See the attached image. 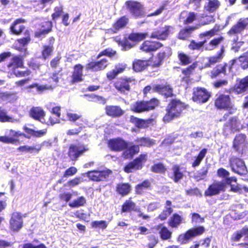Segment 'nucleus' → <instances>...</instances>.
<instances>
[{
	"label": "nucleus",
	"instance_id": "obj_1",
	"mask_svg": "<svg viewBox=\"0 0 248 248\" xmlns=\"http://www.w3.org/2000/svg\"><path fill=\"white\" fill-rule=\"evenodd\" d=\"M23 129L26 134L20 131L10 129L9 131L10 133L12 135V137L7 136H0V142L6 144L16 145L21 143V141L18 139L20 137H23L27 139H30L31 136L35 138H40L45 136L47 133V129L46 128L36 131L28 127L26 125H24L23 127Z\"/></svg>",
	"mask_w": 248,
	"mask_h": 248
},
{
	"label": "nucleus",
	"instance_id": "obj_2",
	"mask_svg": "<svg viewBox=\"0 0 248 248\" xmlns=\"http://www.w3.org/2000/svg\"><path fill=\"white\" fill-rule=\"evenodd\" d=\"M188 105L180 99H170L166 108V113L163 117L164 123H169L174 119L180 117Z\"/></svg>",
	"mask_w": 248,
	"mask_h": 248
},
{
	"label": "nucleus",
	"instance_id": "obj_3",
	"mask_svg": "<svg viewBox=\"0 0 248 248\" xmlns=\"http://www.w3.org/2000/svg\"><path fill=\"white\" fill-rule=\"evenodd\" d=\"M214 107L217 110L226 111L223 118L226 120L230 115L234 114L237 110V107L232 102L230 96L221 93L214 100Z\"/></svg>",
	"mask_w": 248,
	"mask_h": 248
},
{
	"label": "nucleus",
	"instance_id": "obj_4",
	"mask_svg": "<svg viewBox=\"0 0 248 248\" xmlns=\"http://www.w3.org/2000/svg\"><path fill=\"white\" fill-rule=\"evenodd\" d=\"M159 104V100L155 97L149 100L137 101L131 107V110L138 113L147 112L155 109Z\"/></svg>",
	"mask_w": 248,
	"mask_h": 248
},
{
	"label": "nucleus",
	"instance_id": "obj_5",
	"mask_svg": "<svg viewBox=\"0 0 248 248\" xmlns=\"http://www.w3.org/2000/svg\"><path fill=\"white\" fill-rule=\"evenodd\" d=\"M205 231L203 226L190 228L185 233L179 234L177 237V241L180 244H186L190 242L194 238L201 236Z\"/></svg>",
	"mask_w": 248,
	"mask_h": 248
},
{
	"label": "nucleus",
	"instance_id": "obj_6",
	"mask_svg": "<svg viewBox=\"0 0 248 248\" xmlns=\"http://www.w3.org/2000/svg\"><path fill=\"white\" fill-rule=\"evenodd\" d=\"M126 9L131 16L134 19L141 18L145 15L144 5L140 2L134 0H128L125 2Z\"/></svg>",
	"mask_w": 248,
	"mask_h": 248
},
{
	"label": "nucleus",
	"instance_id": "obj_7",
	"mask_svg": "<svg viewBox=\"0 0 248 248\" xmlns=\"http://www.w3.org/2000/svg\"><path fill=\"white\" fill-rule=\"evenodd\" d=\"M236 62V59H233L230 60L229 63L223 62L222 64L217 65L214 69L211 71L210 78L212 79L217 78L221 74L226 76L227 75V69H228L229 73L232 72L233 65Z\"/></svg>",
	"mask_w": 248,
	"mask_h": 248
},
{
	"label": "nucleus",
	"instance_id": "obj_8",
	"mask_svg": "<svg viewBox=\"0 0 248 248\" xmlns=\"http://www.w3.org/2000/svg\"><path fill=\"white\" fill-rule=\"evenodd\" d=\"M148 155L147 154H141L133 161L126 164L124 170L127 173H131L133 170H141L144 163L147 161Z\"/></svg>",
	"mask_w": 248,
	"mask_h": 248
},
{
	"label": "nucleus",
	"instance_id": "obj_9",
	"mask_svg": "<svg viewBox=\"0 0 248 248\" xmlns=\"http://www.w3.org/2000/svg\"><path fill=\"white\" fill-rule=\"evenodd\" d=\"M211 96V93L205 88L197 87L193 89L192 99L195 102L202 104L206 103Z\"/></svg>",
	"mask_w": 248,
	"mask_h": 248
},
{
	"label": "nucleus",
	"instance_id": "obj_10",
	"mask_svg": "<svg viewBox=\"0 0 248 248\" xmlns=\"http://www.w3.org/2000/svg\"><path fill=\"white\" fill-rule=\"evenodd\" d=\"M89 151L87 146L83 144H71L69 145L67 155L71 161H77L78 157Z\"/></svg>",
	"mask_w": 248,
	"mask_h": 248
},
{
	"label": "nucleus",
	"instance_id": "obj_11",
	"mask_svg": "<svg viewBox=\"0 0 248 248\" xmlns=\"http://www.w3.org/2000/svg\"><path fill=\"white\" fill-rule=\"evenodd\" d=\"M132 212L138 213V217H142L143 219H148L149 216L144 215L142 213L140 208L136 207V204L132 200V198H129L125 200L121 206V213H131Z\"/></svg>",
	"mask_w": 248,
	"mask_h": 248
},
{
	"label": "nucleus",
	"instance_id": "obj_12",
	"mask_svg": "<svg viewBox=\"0 0 248 248\" xmlns=\"http://www.w3.org/2000/svg\"><path fill=\"white\" fill-rule=\"evenodd\" d=\"M229 164L233 172L241 176L248 174V171L244 161L237 157H232L229 160Z\"/></svg>",
	"mask_w": 248,
	"mask_h": 248
},
{
	"label": "nucleus",
	"instance_id": "obj_13",
	"mask_svg": "<svg viewBox=\"0 0 248 248\" xmlns=\"http://www.w3.org/2000/svg\"><path fill=\"white\" fill-rule=\"evenodd\" d=\"M135 79L130 77H121L114 83V87L120 93H125L131 91L130 83H134Z\"/></svg>",
	"mask_w": 248,
	"mask_h": 248
},
{
	"label": "nucleus",
	"instance_id": "obj_14",
	"mask_svg": "<svg viewBox=\"0 0 248 248\" xmlns=\"http://www.w3.org/2000/svg\"><path fill=\"white\" fill-rule=\"evenodd\" d=\"M112 171L109 169L103 170H94L86 173V176L94 182L105 181L108 179Z\"/></svg>",
	"mask_w": 248,
	"mask_h": 248
},
{
	"label": "nucleus",
	"instance_id": "obj_15",
	"mask_svg": "<svg viewBox=\"0 0 248 248\" xmlns=\"http://www.w3.org/2000/svg\"><path fill=\"white\" fill-rule=\"evenodd\" d=\"M226 184L221 182L216 181L209 185L205 190L204 195L205 197H212L218 195L221 192L226 190Z\"/></svg>",
	"mask_w": 248,
	"mask_h": 248
},
{
	"label": "nucleus",
	"instance_id": "obj_16",
	"mask_svg": "<svg viewBox=\"0 0 248 248\" xmlns=\"http://www.w3.org/2000/svg\"><path fill=\"white\" fill-rule=\"evenodd\" d=\"M248 89V76L241 79L234 85L231 87L227 92L235 95L244 94Z\"/></svg>",
	"mask_w": 248,
	"mask_h": 248
},
{
	"label": "nucleus",
	"instance_id": "obj_17",
	"mask_svg": "<svg viewBox=\"0 0 248 248\" xmlns=\"http://www.w3.org/2000/svg\"><path fill=\"white\" fill-rule=\"evenodd\" d=\"M248 29V17L241 18L231 28L227 33L229 36L232 37L242 33L245 30Z\"/></svg>",
	"mask_w": 248,
	"mask_h": 248
},
{
	"label": "nucleus",
	"instance_id": "obj_18",
	"mask_svg": "<svg viewBox=\"0 0 248 248\" xmlns=\"http://www.w3.org/2000/svg\"><path fill=\"white\" fill-rule=\"evenodd\" d=\"M109 65L108 60L104 58L98 61H92L86 64L87 71L97 72L105 69Z\"/></svg>",
	"mask_w": 248,
	"mask_h": 248
},
{
	"label": "nucleus",
	"instance_id": "obj_19",
	"mask_svg": "<svg viewBox=\"0 0 248 248\" xmlns=\"http://www.w3.org/2000/svg\"><path fill=\"white\" fill-rule=\"evenodd\" d=\"M210 19L207 20L206 22H202L201 24H196L195 26H189L187 28L181 29L179 33L178 36L180 39L185 40L186 38L189 36V35L195 30L199 29L201 26H204L208 24H210L215 22V18L214 16H210Z\"/></svg>",
	"mask_w": 248,
	"mask_h": 248
},
{
	"label": "nucleus",
	"instance_id": "obj_20",
	"mask_svg": "<svg viewBox=\"0 0 248 248\" xmlns=\"http://www.w3.org/2000/svg\"><path fill=\"white\" fill-rule=\"evenodd\" d=\"M108 148L112 151L121 152L127 149L128 143L120 138H113L108 140L107 141Z\"/></svg>",
	"mask_w": 248,
	"mask_h": 248
},
{
	"label": "nucleus",
	"instance_id": "obj_21",
	"mask_svg": "<svg viewBox=\"0 0 248 248\" xmlns=\"http://www.w3.org/2000/svg\"><path fill=\"white\" fill-rule=\"evenodd\" d=\"M163 46L162 43L158 41L147 40L143 42L140 49L145 53H152L157 51Z\"/></svg>",
	"mask_w": 248,
	"mask_h": 248
},
{
	"label": "nucleus",
	"instance_id": "obj_22",
	"mask_svg": "<svg viewBox=\"0 0 248 248\" xmlns=\"http://www.w3.org/2000/svg\"><path fill=\"white\" fill-rule=\"evenodd\" d=\"M170 28L171 27L169 25L159 27L151 33L150 37L151 39L165 40L169 35Z\"/></svg>",
	"mask_w": 248,
	"mask_h": 248
},
{
	"label": "nucleus",
	"instance_id": "obj_23",
	"mask_svg": "<svg viewBox=\"0 0 248 248\" xmlns=\"http://www.w3.org/2000/svg\"><path fill=\"white\" fill-rule=\"evenodd\" d=\"M129 21V18L126 16H120L112 24V28L109 29L110 32L117 33L119 31L126 28Z\"/></svg>",
	"mask_w": 248,
	"mask_h": 248
},
{
	"label": "nucleus",
	"instance_id": "obj_24",
	"mask_svg": "<svg viewBox=\"0 0 248 248\" xmlns=\"http://www.w3.org/2000/svg\"><path fill=\"white\" fill-rule=\"evenodd\" d=\"M153 90L164 96L166 98L172 97L175 95L173 93V89L168 84L165 85L156 84L154 86Z\"/></svg>",
	"mask_w": 248,
	"mask_h": 248
},
{
	"label": "nucleus",
	"instance_id": "obj_25",
	"mask_svg": "<svg viewBox=\"0 0 248 248\" xmlns=\"http://www.w3.org/2000/svg\"><path fill=\"white\" fill-rule=\"evenodd\" d=\"M130 121L136 127L140 129L147 128L149 127L150 124H153L155 122V120L153 118L142 119L133 115L130 116Z\"/></svg>",
	"mask_w": 248,
	"mask_h": 248
},
{
	"label": "nucleus",
	"instance_id": "obj_26",
	"mask_svg": "<svg viewBox=\"0 0 248 248\" xmlns=\"http://www.w3.org/2000/svg\"><path fill=\"white\" fill-rule=\"evenodd\" d=\"M29 116L34 120L42 122L45 119L46 112L41 107L33 106L29 111Z\"/></svg>",
	"mask_w": 248,
	"mask_h": 248
},
{
	"label": "nucleus",
	"instance_id": "obj_27",
	"mask_svg": "<svg viewBox=\"0 0 248 248\" xmlns=\"http://www.w3.org/2000/svg\"><path fill=\"white\" fill-rule=\"evenodd\" d=\"M225 52V48L224 45L220 46L219 50L215 55L209 57L207 58V62L206 66L210 67L211 66L215 65L217 63L220 62L224 56Z\"/></svg>",
	"mask_w": 248,
	"mask_h": 248
},
{
	"label": "nucleus",
	"instance_id": "obj_28",
	"mask_svg": "<svg viewBox=\"0 0 248 248\" xmlns=\"http://www.w3.org/2000/svg\"><path fill=\"white\" fill-rule=\"evenodd\" d=\"M23 226V220L18 213H14L10 220V228L13 231H18Z\"/></svg>",
	"mask_w": 248,
	"mask_h": 248
},
{
	"label": "nucleus",
	"instance_id": "obj_29",
	"mask_svg": "<svg viewBox=\"0 0 248 248\" xmlns=\"http://www.w3.org/2000/svg\"><path fill=\"white\" fill-rule=\"evenodd\" d=\"M25 22L26 20L21 18L16 19L10 27L11 33L16 35H20L25 29V26L23 24Z\"/></svg>",
	"mask_w": 248,
	"mask_h": 248
},
{
	"label": "nucleus",
	"instance_id": "obj_30",
	"mask_svg": "<svg viewBox=\"0 0 248 248\" xmlns=\"http://www.w3.org/2000/svg\"><path fill=\"white\" fill-rule=\"evenodd\" d=\"M42 29L35 31L34 37L36 38L44 37L52 30L53 24L51 21H46L41 24Z\"/></svg>",
	"mask_w": 248,
	"mask_h": 248
},
{
	"label": "nucleus",
	"instance_id": "obj_31",
	"mask_svg": "<svg viewBox=\"0 0 248 248\" xmlns=\"http://www.w3.org/2000/svg\"><path fill=\"white\" fill-rule=\"evenodd\" d=\"M127 64L124 63H118L115 65L113 69L108 71L106 75L107 78L111 80L119 74L123 73L126 69Z\"/></svg>",
	"mask_w": 248,
	"mask_h": 248
},
{
	"label": "nucleus",
	"instance_id": "obj_32",
	"mask_svg": "<svg viewBox=\"0 0 248 248\" xmlns=\"http://www.w3.org/2000/svg\"><path fill=\"white\" fill-rule=\"evenodd\" d=\"M131 185L129 183L120 182L116 184L115 192L122 197L129 194L131 191Z\"/></svg>",
	"mask_w": 248,
	"mask_h": 248
},
{
	"label": "nucleus",
	"instance_id": "obj_33",
	"mask_svg": "<svg viewBox=\"0 0 248 248\" xmlns=\"http://www.w3.org/2000/svg\"><path fill=\"white\" fill-rule=\"evenodd\" d=\"M74 70L71 76V83H78L83 80V69L82 64L78 63L74 66Z\"/></svg>",
	"mask_w": 248,
	"mask_h": 248
},
{
	"label": "nucleus",
	"instance_id": "obj_34",
	"mask_svg": "<svg viewBox=\"0 0 248 248\" xmlns=\"http://www.w3.org/2000/svg\"><path fill=\"white\" fill-rule=\"evenodd\" d=\"M169 48L166 47L165 50H162L159 51L156 55L155 59L152 62V66L154 68L159 67L163 63L164 60L169 57L167 50Z\"/></svg>",
	"mask_w": 248,
	"mask_h": 248
},
{
	"label": "nucleus",
	"instance_id": "obj_35",
	"mask_svg": "<svg viewBox=\"0 0 248 248\" xmlns=\"http://www.w3.org/2000/svg\"><path fill=\"white\" fill-rule=\"evenodd\" d=\"M105 110L106 114L112 118L120 117L124 113V111L118 106H106Z\"/></svg>",
	"mask_w": 248,
	"mask_h": 248
},
{
	"label": "nucleus",
	"instance_id": "obj_36",
	"mask_svg": "<svg viewBox=\"0 0 248 248\" xmlns=\"http://www.w3.org/2000/svg\"><path fill=\"white\" fill-rule=\"evenodd\" d=\"M7 67L8 68L12 70L13 73L16 71L18 68L24 67L23 59L20 56H15L12 59L11 61L7 63Z\"/></svg>",
	"mask_w": 248,
	"mask_h": 248
},
{
	"label": "nucleus",
	"instance_id": "obj_37",
	"mask_svg": "<svg viewBox=\"0 0 248 248\" xmlns=\"http://www.w3.org/2000/svg\"><path fill=\"white\" fill-rule=\"evenodd\" d=\"M149 65L148 60L135 59L132 63L133 69L136 72L144 71Z\"/></svg>",
	"mask_w": 248,
	"mask_h": 248
},
{
	"label": "nucleus",
	"instance_id": "obj_38",
	"mask_svg": "<svg viewBox=\"0 0 248 248\" xmlns=\"http://www.w3.org/2000/svg\"><path fill=\"white\" fill-rule=\"evenodd\" d=\"M246 136L243 134L236 135L233 141L232 147L236 151H239L240 147L246 145Z\"/></svg>",
	"mask_w": 248,
	"mask_h": 248
},
{
	"label": "nucleus",
	"instance_id": "obj_39",
	"mask_svg": "<svg viewBox=\"0 0 248 248\" xmlns=\"http://www.w3.org/2000/svg\"><path fill=\"white\" fill-rule=\"evenodd\" d=\"M198 63L197 62H193L191 65L182 70V73L184 75L182 80L186 82L190 81V77L192 75L197 67Z\"/></svg>",
	"mask_w": 248,
	"mask_h": 248
},
{
	"label": "nucleus",
	"instance_id": "obj_40",
	"mask_svg": "<svg viewBox=\"0 0 248 248\" xmlns=\"http://www.w3.org/2000/svg\"><path fill=\"white\" fill-rule=\"evenodd\" d=\"M171 206V202L170 200L166 201L165 202V208L159 214L158 218L161 221L166 220L173 212V209Z\"/></svg>",
	"mask_w": 248,
	"mask_h": 248
},
{
	"label": "nucleus",
	"instance_id": "obj_41",
	"mask_svg": "<svg viewBox=\"0 0 248 248\" xmlns=\"http://www.w3.org/2000/svg\"><path fill=\"white\" fill-rule=\"evenodd\" d=\"M135 141L139 147H151L155 144V140L147 137L137 138Z\"/></svg>",
	"mask_w": 248,
	"mask_h": 248
},
{
	"label": "nucleus",
	"instance_id": "obj_42",
	"mask_svg": "<svg viewBox=\"0 0 248 248\" xmlns=\"http://www.w3.org/2000/svg\"><path fill=\"white\" fill-rule=\"evenodd\" d=\"M225 37L223 36H219L217 37H215L211 39L208 45L205 47V50H213L219 46L220 44L224 42Z\"/></svg>",
	"mask_w": 248,
	"mask_h": 248
},
{
	"label": "nucleus",
	"instance_id": "obj_43",
	"mask_svg": "<svg viewBox=\"0 0 248 248\" xmlns=\"http://www.w3.org/2000/svg\"><path fill=\"white\" fill-rule=\"evenodd\" d=\"M139 145H133L124 150L123 152V155L125 159H130L132 158L135 155L139 153Z\"/></svg>",
	"mask_w": 248,
	"mask_h": 248
},
{
	"label": "nucleus",
	"instance_id": "obj_44",
	"mask_svg": "<svg viewBox=\"0 0 248 248\" xmlns=\"http://www.w3.org/2000/svg\"><path fill=\"white\" fill-rule=\"evenodd\" d=\"M158 234L162 241L170 240L172 237V232L166 226L159 225Z\"/></svg>",
	"mask_w": 248,
	"mask_h": 248
},
{
	"label": "nucleus",
	"instance_id": "obj_45",
	"mask_svg": "<svg viewBox=\"0 0 248 248\" xmlns=\"http://www.w3.org/2000/svg\"><path fill=\"white\" fill-rule=\"evenodd\" d=\"M183 217L177 213H174L168 220V224L172 228H177L183 222Z\"/></svg>",
	"mask_w": 248,
	"mask_h": 248
},
{
	"label": "nucleus",
	"instance_id": "obj_46",
	"mask_svg": "<svg viewBox=\"0 0 248 248\" xmlns=\"http://www.w3.org/2000/svg\"><path fill=\"white\" fill-rule=\"evenodd\" d=\"M221 30V28L220 26L219 25L216 24L214 27L210 30L200 33L199 34V37L200 39H202L206 37H208L209 38L212 37L217 34V32Z\"/></svg>",
	"mask_w": 248,
	"mask_h": 248
},
{
	"label": "nucleus",
	"instance_id": "obj_47",
	"mask_svg": "<svg viewBox=\"0 0 248 248\" xmlns=\"http://www.w3.org/2000/svg\"><path fill=\"white\" fill-rule=\"evenodd\" d=\"M172 176L171 179L175 183H178L184 177L183 172L181 170V168L179 165H174L172 166Z\"/></svg>",
	"mask_w": 248,
	"mask_h": 248
},
{
	"label": "nucleus",
	"instance_id": "obj_48",
	"mask_svg": "<svg viewBox=\"0 0 248 248\" xmlns=\"http://www.w3.org/2000/svg\"><path fill=\"white\" fill-rule=\"evenodd\" d=\"M151 184L148 179L144 180L141 183L138 184L135 186L136 194L141 195L144 191L147 189H151Z\"/></svg>",
	"mask_w": 248,
	"mask_h": 248
},
{
	"label": "nucleus",
	"instance_id": "obj_49",
	"mask_svg": "<svg viewBox=\"0 0 248 248\" xmlns=\"http://www.w3.org/2000/svg\"><path fill=\"white\" fill-rule=\"evenodd\" d=\"M114 41L118 44V45L122 47L123 50H126L127 49L132 48L134 46V43H132L130 42V40L127 37H124L123 40L119 39L117 37H114Z\"/></svg>",
	"mask_w": 248,
	"mask_h": 248
},
{
	"label": "nucleus",
	"instance_id": "obj_50",
	"mask_svg": "<svg viewBox=\"0 0 248 248\" xmlns=\"http://www.w3.org/2000/svg\"><path fill=\"white\" fill-rule=\"evenodd\" d=\"M148 37V33L146 32H131L128 35L129 40L135 43L141 41Z\"/></svg>",
	"mask_w": 248,
	"mask_h": 248
},
{
	"label": "nucleus",
	"instance_id": "obj_51",
	"mask_svg": "<svg viewBox=\"0 0 248 248\" xmlns=\"http://www.w3.org/2000/svg\"><path fill=\"white\" fill-rule=\"evenodd\" d=\"M238 117L234 116L231 117L224 125V128L225 129H230L232 131H235L238 130Z\"/></svg>",
	"mask_w": 248,
	"mask_h": 248
},
{
	"label": "nucleus",
	"instance_id": "obj_52",
	"mask_svg": "<svg viewBox=\"0 0 248 248\" xmlns=\"http://www.w3.org/2000/svg\"><path fill=\"white\" fill-rule=\"evenodd\" d=\"M208 167H203L196 174L193 175V178L196 182L204 180L208 173Z\"/></svg>",
	"mask_w": 248,
	"mask_h": 248
},
{
	"label": "nucleus",
	"instance_id": "obj_53",
	"mask_svg": "<svg viewBox=\"0 0 248 248\" xmlns=\"http://www.w3.org/2000/svg\"><path fill=\"white\" fill-rule=\"evenodd\" d=\"M207 153L206 148H202L198 153V155L195 157L194 161L192 163V167L196 168L199 166L205 157Z\"/></svg>",
	"mask_w": 248,
	"mask_h": 248
},
{
	"label": "nucleus",
	"instance_id": "obj_54",
	"mask_svg": "<svg viewBox=\"0 0 248 248\" xmlns=\"http://www.w3.org/2000/svg\"><path fill=\"white\" fill-rule=\"evenodd\" d=\"M207 43L206 39L199 42H196L194 40H192L188 45V48L192 50H203L204 46Z\"/></svg>",
	"mask_w": 248,
	"mask_h": 248
},
{
	"label": "nucleus",
	"instance_id": "obj_55",
	"mask_svg": "<svg viewBox=\"0 0 248 248\" xmlns=\"http://www.w3.org/2000/svg\"><path fill=\"white\" fill-rule=\"evenodd\" d=\"M42 145L38 144L35 146H29L27 145H22L17 148V150L24 152H30L31 153L34 152L38 153L42 149Z\"/></svg>",
	"mask_w": 248,
	"mask_h": 248
},
{
	"label": "nucleus",
	"instance_id": "obj_56",
	"mask_svg": "<svg viewBox=\"0 0 248 248\" xmlns=\"http://www.w3.org/2000/svg\"><path fill=\"white\" fill-rule=\"evenodd\" d=\"M117 53L115 50H114L110 47H108L101 51L96 56V58L99 59L101 57L105 56L112 59L113 57L117 56Z\"/></svg>",
	"mask_w": 248,
	"mask_h": 248
},
{
	"label": "nucleus",
	"instance_id": "obj_57",
	"mask_svg": "<svg viewBox=\"0 0 248 248\" xmlns=\"http://www.w3.org/2000/svg\"><path fill=\"white\" fill-rule=\"evenodd\" d=\"M151 171L155 173L164 174L167 171V168L162 162L154 163L151 167Z\"/></svg>",
	"mask_w": 248,
	"mask_h": 248
},
{
	"label": "nucleus",
	"instance_id": "obj_58",
	"mask_svg": "<svg viewBox=\"0 0 248 248\" xmlns=\"http://www.w3.org/2000/svg\"><path fill=\"white\" fill-rule=\"evenodd\" d=\"M220 3L218 0H209L205 9L209 13L215 12L220 6Z\"/></svg>",
	"mask_w": 248,
	"mask_h": 248
},
{
	"label": "nucleus",
	"instance_id": "obj_59",
	"mask_svg": "<svg viewBox=\"0 0 248 248\" xmlns=\"http://www.w3.org/2000/svg\"><path fill=\"white\" fill-rule=\"evenodd\" d=\"M84 96L87 97L88 101L98 103L104 105L106 103V99L102 96L94 94H87Z\"/></svg>",
	"mask_w": 248,
	"mask_h": 248
},
{
	"label": "nucleus",
	"instance_id": "obj_60",
	"mask_svg": "<svg viewBox=\"0 0 248 248\" xmlns=\"http://www.w3.org/2000/svg\"><path fill=\"white\" fill-rule=\"evenodd\" d=\"M15 119L13 117L8 114L7 110L2 107L0 106V122L13 123Z\"/></svg>",
	"mask_w": 248,
	"mask_h": 248
},
{
	"label": "nucleus",
	"instance_id": "obj_61",
	"mask_svg": "<svg viewBox=\"0 0 248 248\" xmlns=\"http://www.w3.org/2000/svg\"><path fill=\"white\" fill-rule=\"evenodd\" d=\"M53 50L54 47L47 46V45H43L41 50V58L43 60L49 59L52 56Z\"/></svg>",
	"mask_w": 248,
	"mask_h": 248
},
{
	"label": "nucleus",
	"instance_id": "obj_62",
	"mask_svg": "<svg viewBox=\"0 0 248 248\" xmlns=\"http://www.w3.org/2000/svg\"><path fill=\"white\" fill-rule=\"evenodd\" d=\"M86 203V200L85 198L82 196L78 197L72 202L68 203L69 206L71 208L78 207L83 206Z\"/></svg>",
	"mask_w": 248,
	"mask_h": 248
},
{
	"label": "nucleus",
	"instance_id": "obj_63",
	"mask_svg": "<svg viewBox=\"0 0 248 248\" xmlns=\"http://www.w3.org/2000/svg\"><path fill=\"white\" fill-rule=\"evenodd\" d=\"M178 58L181 65H187L191 62L190 57L183 52H178Z\"/></svg>",
	"mask_w": 248,
	"mask_h": 248
},
{
	"label": "nucleus",
	"instance_id": "obj_64",
	"mask_svg": "<svg viewBox=\"0 0 248 248\" xmlns=\"http://www.w3.org/2000/svg\"><path fill=\"white\" fill-rule=\"evenodd\" d=\"M24 34L25 37L17 39V43L22 46L27 45L31 41L30 32L28 30H25Z\"/></svg>",
	"mask_w": 248,
	"mask_h": 248
}]
</instances>
